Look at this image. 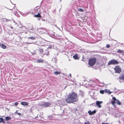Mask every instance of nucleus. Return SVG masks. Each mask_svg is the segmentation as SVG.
Here are the masks:
<instances>
[{"mask_svg":"<svg viewBox=\"0 0 124 124\" xmlns=\"http://www.w3.org/2000/svg\"><path fill=\"white\" fill-rule=\"evenodd\" d=\"M102 103V101H97L96 102V104L97 106L99 108L101 107V105L100 104H101Z\"/></svg>","mask_w":124,"mask_h":124,"instance_id":"nucleus-7","label":"nucleus"},{"mask_svg":"<svg viewBox=\"0 0 124 124\" xmlns=\"http://www.w3.org/2000/svg\"><path fill=\"white\" fill-rule=\"evenodd\" d=\"M5 118V120L7 121H8V120H10L11 119V117L8 116L6 117Z\"/></svg>","mask_w":124,"mask_h":124,"instance_id":"nucleus-16","label":"nucleus"},{"mask_svg":"<svg viewBox=\"0 0 124 124\" xmlns=\"http://www.w3.org/2000/svg\"><path fill=\"white\" fill-rule=\"evenodd\" d=\"M117 52L119 53H124V51L123 50H121L120 49H119L117 51Z\"/></svg>","mask_w":124,"mask_h":124,"instance_id":"nucleus-15","label":"nucleus"},{"mask_svg":"<svg viewBox=\"0 0 124 124\" xmlns=\"http://www.w3.org/2000/svg\"><path fill=\"white\" fill-rule=\"evenodd\" d=\"M18 124H23L22 123H18Z\"/></svg>","mask_w":124,"mask_h":124,"instance_id":"nucleus-31","label":"nucleus"},{"mask_svg":"<svg viewBox=\"0 0 124 124\" xmlns=\"http://www.w3.org/2000/svg\"><path fill=\"white\" fill-rule=\"evenodd\" d=\"M49 52L48 50H45V52L44 53L45 54L47 55L49 54Z\"/></svg>","mask_w":124,"mask_h":124,"instance_id":"nucleus-21","label":"nucleus"},{"mask_svg":"<svg viewBox=\"0 0 124 124\" xmlns=\"http://www.w3.org/2000/svg\"><path fill=\"white\" fill-rule=\"evenodd\" d=\"M97 82H98V80H97Z\"/></svg>","mask_w":124,"mask_h":124,"instance_id":"nucleus-39","label":"nucleus"},{"mask_svg":"<svg viewBox=\"0 0 124 124\" xmlns=\"http://www.w3.org/2000/svg\"><path fill=\"white\" fill-rule=\"evenodd\" d=\"M102 124H105V123H102Z\"/></svg>","mask_w":124,"mask_h":124,"instance_id":"nucleus-34","label":"nucleus"},{"mask_svg":"<svg viewBox=\"0 0 124 124\" xmlns=\"http://www.w3.org/2000/svg\"><path fill=\"white\" fill-rule=\"evenodd\" d=\"M35 17H41V16L40 15V14L38 13V14L35 15L34 16Z\"/></svg>","mask_w":124,"mask_h":124,"instance_id":"nucleus-17","label":"nucleus"},{"mask_svg":"<svg viewBox=\"0 0 124 124\" xmlns=\"http://www.w3.org/2000/svg\"><path fill=\"white\" fill-rule=\"evenodd\" d=\"M21 104L24 106H27L28 105V103L27 102H21Z\"/></svg>","mask_w":124,"mask_h":124,"instance_id":"nucleus-14","label":"nucleus"},{"mask_svg":"<svg viewBox=\"0 0 124 124\" xmlns=\"http://www.w3.org/2000/svg\"><path fill=\"white\" fill-rule=\"evenodd\" d=\"M115 70L116 73H120L121 71V68L118 66H116L115 68Z\"/></svg>","mask_w":124,"mask_h":124,"instance_id":"nucleus-6","label":"nucleus"},{"mask_svg":"<svg viewBox=\"0 0 124 124\" xmlns=\"http://www.w3.org/2000/svg\"><path fill=\"white\" fill-rule=\"evenodd\" d=\"M77 94L74 92H72L71 94L68 96V98L66 99V101L68 103H73L78 101L77 98Z\"/></svg>","mask_w":124,"mask_h":124,"instance_id":"nucleus-1","label":"nucleus"},{"mask_svg":"<svg viewBox=\"0 0 124 124\" xmlns=\"http://www.w3.org/2000/svg\"><path fill=\"white\" fill-rule=\"evenodd\" d=\"M88 113L90 115H91L95 114L96 113V111L95 110L92 111L91 110H89L88 111Z\"/></svg>","mask_w":124,"mask_h":124,"instance_id":"nucleus-8","label":"nucleus"},{"mask_svg":"<svg viewBox=\"0 0 124 124\" xmlns=\"http://www.w3.org/2000/svg\"><path fill=\"white\" fill-rule=\"evenodd\" d=\"M0 123L1 122H3V123H5L4 122V120L2 117L0 118Z\"/></svg>","mask_w":124,"mask_h":124,"instance_id":"nucleus-20","label":"nucleus"},{"mask_svg":"<svg viewBox=\"0 0 124 124\" xmlns=\"http://www.w3.org/2000/svg\"><path fill=\"white\" fill-rule=\"evenodd\" d=\"M85 94L82 91L80 90L79 91V95L81 97H83Z\"/></svg>","mask_w":124,"mask_h":124,"instance_id":"nucleus-9","label":"nucleus"},{"mask_svg":"<svg viewBox=\"0 0 124 124\" xmlns=\"http://www.w3.org/2000/svg\"><path fill=\"white\" fill-rule=\"evenodd\" d=\"M73 58L75 59H79V58L77 55H75L73 56Z\"/></svg>","mask_w":124,"mask_h":124,"instance_id":"nucleus-18","label":"nucleus"},{"mask_svg":"<svg viewBox=\"0 0 124 124\" xmlns=\"http://www.w3.org/2000/svg\"><path fill=\"white\" fill-rule=\"evenodd\" d=\"M78 10L81 12H83L84 11V10L83 9L81 8H79L78 9Z\"/></svg>","mask_w":124,"mask_h":124,"instance_id":"nucleus-23","label":"nucleus"},{"mask_svg":"<svg viewBox=\"0 0 124 124\" xmlns=\"http://www.w3.org/2000/svg\"><path fill=\"white\" fill-rule=\"evenodd\" d=\"M119 62L117 60L114 59L108 62V64L109 65H111L117 64Z\"/></svg>","mask_w":124,"mask_h":124,"instance_id":"nucleus-4","label":"nucleus"},{"mask_svg":"<svg viewBox=\"0 0 124 124\" xmlns=\"http://www.w3.org/2000/svg\"><path fill=\"white\" fill-rule=\"evenodd\" d=\"M105 90L104 91L103 90H101L100 91V92L101 93V94H103Z\"/></svg>","mask_w":124,"mask_h":124,"instance_id":"nucleus-24","label":"nucleus"},{"mask_svg":"<svg viewBox=\"0 0 124 124\" xmlns=\"http://www.w3.org/2000/svg\"><path fill=\"white\" fill-rule=\"evenodd\" d=\"M6 19V20L7 21H10V20H9L7 19Z\"/></svg>","mask_w":124,"mask_h":124,"instance_id":"nucleus-32","label":"nucleus"},{"mask_svg":"<svg viewBox=\"0 0 124 124\" xmlns=\"http://www.w3.org/2000/svg\"><path fill=\"white\" fill-rule=\"evenodd\" d=\"M37 116H36V117H35V118H36L37 117Z\"/></svg>","mask_w":124,"mask_h":124,"instance_id":"nucleus-35","label":"nucleus"},{"mask_svg":"<svg viewBox=\"0 0 124 124\" xmlns=\"http://www.w3.org/2000/svg\"><path fill=\"white\" fill-rule=\"evenodd\" d=\"M119 81L120 82H121V81L120 80H119Z\"/></svg>","mask_w":124,"mask_h":124,"instance_id":"nucleus-40","label":"nucleus"},{"mask_svg":"<svg viewBox=\"0 0 124 124\" xmlns=\"http://www.w3.org/2000/svg\"><path fill=\"white\" fill-rule=\"evenodd\" d=\"M85 124H90V123L89 122H85Z\"/></svg>","mask_w":124,"mask_h":124,"instance_id":"nucleus-29","label":"nucleus"},{"mask_svg":"<svg viewBox=\"0 0 124 124\" xmlns=\"http://www.w3.org/2000/svg\"><path fill=\"white\" fill-rule=\"evenodd\" d=\"M9 10H12V9H9Z\"/></svg>","mask_w":124,"mask_h":124,"instance_id":"nucleus-38","label":"nucleus"},{"mask_svg":"<svg viewBox=\"0 0 124 124\" xmlns=\"http://www.w3.org/2000/svg\"><path fill=\"white\" fill-rule=\"evenodd\" d=\"M96 61V59L95 58H92L89 60L88 64L90 66H93L95 64Z\"/></svg>","mask_w":124,"mask_h":124,"instance_id":"nucleus-3","label":"nucleus"},{"mask_svg":"<svg viewBox=\"0 0 124 124\" xmlns=\"http://www.w3.org/2000/svg\"><path fill=\"white\" fill-rule=\"evenodd\" d=\"M54 59H56L55 58H54Z\"/></svg>","mask_w":124,"mask_h":124,"instance_id":"nucleus-42","label":"nucleus"},{"mask_svg":"<svg viewBox=\"0 0 124 124\" xmlns=\"http://www.w3.org/2000/svg\"><path fill=\"white\" fill-rule=\"evenodd\" d=\"M51 105L50 103L47 102H42L40 104V105L43 107H47L50 106Z\"/></svg>","mask_w":124,"mask_h":124,"instance_id":"nucleus-5","label":"nucleus"},{"mask_svg":"<svg viewBox=\"0 0 124 124\" xmlns=\"http://www.w3.org/2000/svg\"><path fill=\"white\" fill-rule=\"evenodd\" d=\"M119 78L120 79L124 80V72L122 74V76H119Z\"/></svg>","mask_w":124,"mask_h":124,"instance_id":"nucleus-12","label":"nucleus"},{"mask_svg":"<svg viewBox=\"0 0 124 124\" xmlns=\"http://www.w3.org/2000/svg\"><path fill=\"white\" fill-rule=\"evenodd\" d=\"M54 59H53H53H52V60H53Z\"/></svg>","mask_w":124,"mask_h":124,"instance_id":"nucleus-43","label":"nucleus"},{"mask_svg":"<svg viewBox=\"0 0 124 124\" xmlns=\"http://www.w3.org/2000/svg\"><path fill=\"white\" fill-rule=\"evenodd\" d=\"M27 38L28 39H30L33 40L35 39H36L35 37H27Z\"/></svg>","mask_w":124,"mask_h":124,"instance_id":"nucleus-19","label":"nucleus"},{"mask_svg":"<svg viewBox=\"0 0 124 124\" xmlns=\"http://www.w3.org/2000/svg\"><path fill=\"white\" fill-rule=\"evenodd\" d=\"M60 73V72L59 71H54V74L56 75L59 74Z\"/></svg>","mask_w":124,"mask_h":124,"instance_id":"nucleus-22","label":"nucleus"},{"mask_svg":"<svg viewBox=\"0 0 124 124\" xmlns=\"http://www.w3.org/2000/svg\"><path fill=\"white\" fill-rule=\"evenodd\" d=\"M106 47L107 48H109L110 47V45L108 44H107L106 45Z\"/></svg>","mask_w":124,"mask_h":124,"instance_id":"nucleus-27","label":"nucleus"},{"mask_svg":"<svg viewBox=\"0 0 124 124\" xmlns=\"http://www.w3.org/2000/svg\"><path fill=\"white\" fill-rule=\"evenodd\" d=\"M112 99L113 101L111 102V103L114 106H115L116 103L119 105H120L121 104V103L118 100L116 99L115 97H113L112 98Z\"/></svg>","mask_w":124,"mask_h":124,"instance_id":"nucleus-2","label":"nucleus"},{"mask_svg":"<svg viewBox=\"0 0 124 124\" xmlns=\"http://www.w3.org/2000/svg\"><path fill=\"white\" fill-rule=\"evenodd\" d=\"M106 124H108V123H106Z\"/></svg>","mask_w":124,"mask_h":124,"instance_id":"nucleus-37","label":"nucleus"},{"mask_svg":"<svg viewBox=\"0 0 124 124\" xmlns=\"http://www.w3.org/2000/svg\"><path fill=\"white\" fill-rule=\"evenodd\" d=\"M39 50L40 53H42L43 52V49H40Z\"/></svg>","mask_w":124,"mask_h":124,"instance_id":"nucleus-26","label":"nucleus"},{"mask_svg":"<svg viewBox=\"0 0 124 124\" xmlns=\"http://www.w3.org/2000/svg\"><path fill=\"white\" fill-rule=\"evenodd\" d=\"M52 47V45H50L47 48L48 49H51Z\"/></svg>","mask_w":124,"mask_h":124,"instance_id":"nucleus-25","label":"nucleus"},{"mask_svg":"<svg viewBox=\"0 0 124 124\" xmlns=\"http://www.w3.org/2000/svg\"><path fill=\"white\" fill-rule=\"evenodd\" d=\"M18 103L17 102H15V106H17L18 105Z\"/></svg>","mask_w":124,"mask_h":124,"instance_id":"nucleus-30","label":"nucleus"},{"mask_svg":"<svg viewBox=\"0 0 124 124\" xmlns=\"http://www.w3.org/2000/svg\"><path fill=\"white\" fill-rule=\"evenodd\" d=\"M70 77H71V74H70Z\"/></svg>","mask_w":124,"mask_h":124,"instance_id":"nucleus-33","label":"nucleus"},{"mask_svg":"<svg viewBox=\"0 0 124 124\" xmlns=\"http://www.w3.org/2000/svg\"><path fill=\"white\" fill-rule=\"evenodd\" d=\"M11 28L12 29L13 28V27H11Z\"/></svg>","mask_w":124,"mask_h":124,"instance_id":"nucleus-36","label":"nucleus"},{"mask_svg":"<svg viewBox=\"0 0 124 124\" xmlns=\"http://www.w3.org/2000/svg\"><path fill=\"white\" fill-rule=\"evenodd\" d=\"M16 112V113L17 114H18L19 116H20L21 115V113H18L16 112Z\"/></svg>","mask_w":124,"mask_h":124,"instance_id":"nucleus-28","label":"nucleus"},{"mask_svg":"<svg viewBox=\"0 0 124 124\" xmlns=\"http://www.w3.org/2000/svg\"><path fill=\"white\" fill-rule=\"evenodd\" d=\"M39 18H38V20H39Z\"/></svg>","mask_w":124,"mask_h":124,"instance_id":"nucleus-44","label":"nucleus"},{"mask_svg":"<svg viewBox=\"0 0 124 124\" xmlns=\"http://www.w3.org/2000/svg\"><path fill=\"white\" fill-rule=\"evenodd\" d=\"M14 23H15V21H14Z\"/></svg>","mask_w":124,"mask_h":124,"instance_id":"nucleus-41","label":"nucleus"},{"mask_svg":"<svg viewBox=\"0 0 124 124\" xmlns=\"http://www.w3.org/2000/svg\"><path fill=\"white\" fill-rule=\"evenodd\" d=\"M105 93H107L109 94H110L112 93V92H110L109 90L107 89H105Z\"/></svg>","mask_w":124,"mask_h":124,"instance_id":"nucleus-13","label":"nucleus"},{"mask_svg":"<svg viewBox=\"0 0 124 124\" xmlns=\"http://www.w3.org/2000/svg\"><path fill=\"white\" fill-rule=\"evenodd\" d=\"M61 0H60V1H61Z\"/></svg>","mask_w":124,"mask_h":124,"instance_id":"nucleus-46","label":"nucleus"},{"mask_svg":"<svg viewBox=\"0 0 124 124\" xmlns=\"http://www.w3.org/2000/svg\"><path fill=\"white\" fill-rule=\"evenodd\" d=\"M44 60L42 59H40L37 60V62L38 63H43L44 62Z\"/></svg>","mask_w":124,"mask_h":124,"instance_id":"nucleus-11","label":"nucleus"},{"mask_svg":"<svg viewBox=\"0 0 124 124\" xmlns=\"http://www.w3.org/2000/svg\"><path fill=\"white\" fill-rule=\"evenodd\" d=\"M0 47L4 49H5L6 48V46L3 44H1L0 45Z\"/></svg>","mask_w":124,"mask_h":124,"instance_id":"nucleus-10","label":"nucleus"},{"mask_svg":"<svg viewBox=\"0 0 124 124\" xmlns=\"http://www.w3.org/2000/svg\"><path fill=\"white\" fill-rule=\"evenodd\" d=\"M30 43V44H31V43Z\"/></svg>","mask_w":124,"mask_h":124,"instance_id":"nucleus-45","label":"nucleus"}]
</instances>
